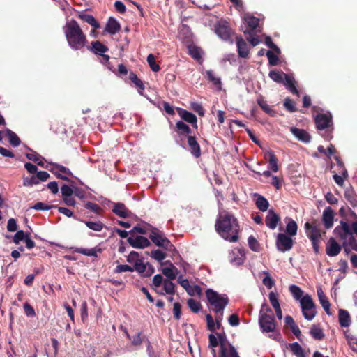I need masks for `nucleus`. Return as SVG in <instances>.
Here are the masks:
<instances>
[{
  "instance_id": "nucleus-41",
  "label": "nucleus",
  "mask_w": 357,
  "mask_h": 357,
  "mask_svg": "<svg viewBox=\"0 0 357 357\" xmlns=\"http://www.w3.org/2000/svg\"><path fill=\"white\" fill-rule=\"evenodd\" d=\"M310 333L315 340H322L324 337V333L319 325L313 324L310 328Z\"/></svg>"
},
{
  "instance_id": "nucleus-2",
  "label": "nucleus",
  "mask_w": 357,
  "mask_h": 357,
  "mask_svg": "<svg viewBox=\"0 0 357 357\" xmlns=\"http://www.w3.org/2000/svg\"><path fill=\"white\" fill-rule=\"evenodd\" d=\"M68 45L74 50H81L86 46L88 40L77 22L71 20L63 26Z\"/></svg>"
},
{
  "instance_id": "nucleus-38",
  "label": "nucleus",
  "mask_w": 357,
  "mask_h": 357,
  "mask_svg": "<svg viewBox=\"0 0 357 357\" xmlns=\"http://www.w3.org/2000/svg\"><path fill=\"white\" fill-rule=\"evenodd\" d=\"M344 195L352 207L354 208L357 206V195L351 187L345 190Z\"/></svg>"
},
{
  "instance_id": "nucleus-28",
  "label": "nucleus",
  "mask_w": 357,
  "mask_h": 357,
  "mask_svg": "<svg viewBox=\"0 0 357 357\" xmlns=\"http://www.w3.org/2000/svg\"><path fill=\"white\" fill-rule=\"evenodd\" d=\"M121 30V25L114 17H109L106 24L105 31L111 35H114Z\"/></svg>"
},
{
  "instance_id": "nucleus-25",
  "label": "nucleus",
  "mask_w": 357,
  "mask_h": 357,
  "mask_svg": "<svg viewBox=\"0 0 357 357\" xmlns=\"http://www.w3.org/2000/svg\"><path fill=\"white\" fill-rule=\"evenodd\" d=\"M257 102L261 109L270 116L275 117L277 116V112L267 103V101L264 99L262 96L257 98Z\"/></svg>"
},
{
  "instance_id": "nucleus-42",
  "label": "nucleus",
  "mask_w": 357,
  "mask_h": 357,
  "mask_svg": "<svg viewBox=\"0 0 357 357\" xmlns=\"http://www.w3.org/2000/svg\"><path fill=\"white\" fill-rule=\"evenodd\" d=\"M285 75L287 74L283 72L271 70L269 72L268 76L271 79H273L274 82L277 83H283L284 77H285Z\"/></svg>"
},
{
  "instance_id": "nucleus-16",
  "label": "nucleus",
  "mask_w": 357,
  "mask_h": 357,
  "mask_svg": "<svg viewBox=\"0 0 357 357\" xmlns=\"http://www.w3.org/2000/svg\"><path fill=\"white\" fill-rule=\"evenodd\" d=\"M132 268L143 277H150L155 271L153 266L149 263H144L143 259Z\"/></svg>"
},
{
  "instance_id": "nucleus-52",
  "label": "nucleus",
  "mask_w": 357,
  "mask_h": 357,
  "mask_svg": "<svg viewBox=\"0 0 357 357\" xmlns=\"http://www.w3.org/2000/svg\"><path fill=\"white\" fill-rule=\"evenodd\" d=\"M187 304L192 312L197 313L202 309V305L199 301L193 298H190L187 301Z\"/></svg>"
},
{
  "instance_id": "nucleus-49",
  "label": "nucleus",
  "mask_w": 357,
  "mask_h": 357,
  "mask_svg": "<svg viewBox=\"0 0 357 357\" xmlns=\"http://www.w3.org/2000/svg\"><path fill=\"white\" fill-rule=\"evenodd\" d=\"M249 248L254 252H259L261 250V246L258 241L253 236H249L248 239Z\"/></svg>"
},
{
  "instance_id": "nucleus-46",
  "label": "nucleus",
  "mask_w": 357,
  "mask_h": 357,
  "mask_svg": "<svg viewBox=\"0 0 357 357\" xmlns=\"http://www.w3.org/2000/svg\"><path fill=\"white\" fill-rule=\"evenodd\" d=\"M289 348L294 355L297 357H305L304 351L298 342L289 344Z\"/></svg>"
},
{
  "instance_id": "nucleus-63",
  "label": "nucleus",
  "mask_w": 357,
  "mask_h": 357,
  "mask_svg": "<svg viewBox=\"0 0 357 357\" xmlns=\"http://www.w3.org/2000/svg\"><path fill=\"white\" fill-rule=\"evenodd\" d=\"M320 303L321 304L323 308L324 309L325 312L327 313V314L331 315V313L330 312V303L328 300V298L326 296H321V298H319Z\"/></svg>"
},
{
  "instance_id": "nucleus-26",
  "label": "nucleus",
  "mask_w": 357,
  "mask_h": 357,
  "mask_svg": "<svg viewBox=\"0 0 357 357\" xmlns=\"http://www.w3.org/2000/svg\"><path fill=\"white\" fill-rule=\"evenodd\" d=\"M178 112L182 119L192 124L195 128H197V119L194 114L181 108L178 109Z\"/></svg>"
},
{
  "instance_id": "nucleus-34",
  "label": "nucleus",
  "mask_w": 357,
  "mask_h": 357,
  "mask_svg": "<svg viewBox=\"0 0 357 357\" xmlns=\"http://www.w3.org/2000/svg\"><path fill=\"white\" fill-rule=\"evenodd\" d=\"M338 319L340 325L342 327H348L351 324L350 315L347 310L342 309L339 310Z\"/></svg>"
},
{
  "instance_id": "nucleus-12",
  "label": "nucleus",
  "mask_w": 357,
  "mask_h": 357,
  "mask_svg": "<svg viewBox=\"0 0 357 357\" xmlns=\"http://www.w3.org/2000/svg\"><path fill=\"white\" fill-rule=\"evenodd\" d=\"M294 245L291 236L285 234H278L276 238V247L280 252H284L290 250Z\"/></svg>"
},
{
  "instance_id": "nucleus-40",
  "label": "nucleus",
  "mask_w": 357,
  "mask_h": 357,
  "mask_svg": "<svg viewBox=\"0 0 357 357\" xmlns=\"http://www.w3.org/2000/svg\"><path fill=\"white\" fill-rule=\"evenodd\" d=\"M256 206L261 211H266L269 206V202L264 196L257 195V197L255 201Z\"/></svg>"
},
{
  "instance_id": "nucleus-55",
  "label": "nucleus",
  "mask_w": 357,
  "mask_h": 357,
  "mask_svg": "<svg viewBox=\"0 0 357 357\" xmlns=\"http://www.w3.org/2000/svg\"><path fill=\"white\" fill-rule=\"evenodd\" d=\"M150 256L158 261H161L165 259L167 255L160 250H154L151 252Z\"/></svg>"
},
{
  "instance_id": "nucleus-53",
  "label": "nucleus",
  "mask_w": 357,
  "mask_h": 357,
  "mask_svg": "<svg viewBox=\"0 0 357 357\" xmlns=\"http://www.w3.org/2000/svg\"><path fill=\"white\" fill-rule=\"evenodd\" d=\"M147 62L152 71L158 72L160 70V66L155 63V59L153 54H150L148 55Z\"/></svg>"
},
{
  "instance_id": "nucleus-62",
  "label": "nucleus",
  "mask_w": 357,
  "mask_h": 357,
  "mask_svg": "<svg viewBox=\"0 0 357 357\" xmlns=\"http://www.w3.org/2000/svg\"><path fill=\"white\" fill-rule=\"evenodd\" d=\"M266 56L268 59V63L270 66H276L278 63L279 58L277 55L274 54L273 52L268 50L266 52Z\"/></svg>"
},
{
  "instance_id": "nucleus-39",
  "label": "nucleus",
  "mask_w": 357,
  "mask_h": 357,
  "mask_svg": "<svg viewBox=\"0 0 357 357\" xmlns=\"http://www.w3.org/2000/svg\"><path fill=\"white\" fill-rule=\"evenodd\" d=\"M288 220L286 226V232L290 236H296L298 230V225L296 221L290 218H287Z\"/></svg>"
},
{
  "instance_id": "nucleus-36",
  "label": "nucleus",
  "mask_w": 357,
  "mask_h": 357,
  "mask_svg": "<svg viewBox=\"0 0 357 357\" xmlns=\"http://www.w3.org/2000/svg\"><path fill=\"white\" fill-rule=\"evenodd\" d=\"M75 252L82 254L89 257H97L98 252H101L102 249L98 247H95L91 249H86L83 248H76L74 250Z\"/></svg>"
},
{
  "instance_id": "nucleus-9",
  "label": "nucleus",
  "mask_w": 357,
  "mask_h": 357,
  "mask_svg": "<svg viewBox=\"0 0 357 357\" xmlns=\"http://www.w3.org/2000/svg\"><path fill=\"white\" fill-rule=\"evenodd\" d=\"M303 317L307 320H312L316 316L315 304L309 294L304 296L300 301Z\"/></svg>"
},
{
  "instance_id": "nucleus-1",
  "label": "nucleus",
  "mask_w": 357,
  "mask_h": 357,
  "mask_svg": "<svg viewBox=\"0 0 357 357\" xmlns=\"http://www.w3.org/2000/svg\"><path fill=\"white\" fill-rule=\"evenodd\" d=\"M215 227L217 233L224 239L229 242L238 241L240 225L232 213L224 211L218 214Z\"/></svg>"
},
{
  "instance_id": "nucleus-37",
  "label": "nucleus",
  "mask_w": 357,
  "mask_h": 357,
  "mask_svg": "<svg viewBox=\"0 0 357 357\" xmlns=\"http://www.w3.org/2000/svg\"><path fill=\"white\" fill-rule=\"evenodd\" d=\"M4 132L5 136L8 138V142L12 146L17 147L20 144L21 140L16 133L8 128L5 130Z\"/></svg>"
},
{
  "instance_id": "nucleus-59",
  "label": "nucleus",
  "mask_w": 357,
  "mask_h": 357,
  "mask_svg": "<svg viewBox=\"0 0 357 357\" xmlns=\"http://www.w3.org/2000/svg\"><path fill=\"white\" fill-rule=\"evenodd\" d=\"M208 79L215 86H220L221 80L220 78L216 77L212 70H208L206 72Z\"/></svg>"
},
{
  "instance_id": "nucleus-23",
  "label": "nucleus",
  "mask_w": 357,
  "mask_h": 357,
  "mask_svg": "<svg viewBox=\"0 0 357 357\" xmlns=\"http://www.w3.org/2000/svg\"><path fill=\"white\" fill-rule=\"evenodd\" d=\"M290 131L298 140L305 143L310 142L311 136L306 130L296 127H291Z\"/></svg>"
},
{
  "instance_id": "nucleus-5",
  "label": "nucleus",
  "mask_w": 357,
  "mask_h": 357,
  "mask_svg": "<svg viewBox=\"0 0 357 357\" xmlns=\"http://www.w3.org/2000/svg\"><path fill=\"white\" fill-rule=\"evenodd\" d=\"M149 227H150L149 237L156 246L162 248L168 251H172L174 249V245L165 236V234L162 231L151 225Z\"/></svg>"
},
{
  "instance_id": "nucleus-58",
  "label": "nucleus",
  "mask_w": 357,
  "mask_h": 357,
  "mask_svg": "<svg viewBox=\"0 0 357 357\" xmlns=\"http://www.w3.org/2000/svg\"><path fill=\"white\" fill-rule=\"evenodd\" d=\"M55 205H47L43 202H37L35 205H33L31 208L37 210V211H47L51 208H56Z\"/></svg>"
},
{
  "instance_id": "nucleus-32",
  "label": "nucleus",
  "mask_w": 357,
  "mask_h": 357,
  "mask_svg": "<svg viewBox=\"0 0 357 357\" xmlns=\"http://www.w3.org/2000/svg\"><path fill=\"white\" fill-rule=\"evenodd\" d=\"M225 355L222 354V349H220L219 357H240L236 348L231 344L228 343L227 346L225 347ZM213 357H217L216 352L213 349Z\"/></svg>"
},
{
  "instance_id": "nucleus-18",
  "label": "nucleus",
  "mask_w": 357,
  "mask_h": 357,
  "mask_svg": "<svg viewBox=\"0 0 357 357\" xmlns=\"http://www.w3.org/2000/svg\"><path fill=\"white\" fill-rule=\"evenodd\" d=\"M112 211L117 216L122 218H128L131 217V211L126 206V205L121 202L113 203V208Z\"/></svg>"
},
{
  "instance_id": "nucleus-54",
  "label": "nucleus",
  "mask_w": 357,
  "mask_h": 357,
  "mask_svg": "<svg viewBox=\"0 0 357 357\" xmlns=\"http://www.w3.org/2000/svg\"><path fill=\"white\" fill-rule=\"evenodd\" d=\"M84 206L97 215H100L102 212V208L98 204L93 202H88Z\"/></svg>"
},
{
  "instance_id": "nucleus-51",
  "label": "nucleus",
  "mask_w": 357,
  "mask_h": 357,
  "mask_svg": "<svg viewBox=\"0 0 357 357\" xmlns=\"http://www.w3.org/2000/svg\"><path fill=\"white\" fill-rule=\"evenodd\" d=\"M175 284L169 280H164L163 289L166 294L174 295L175 294Z\"/></svg>"
},
{
  "instance_id": "nucleus-24",
  "label": "nucleus",
  "mask_w": 357,
  "mask_h": 357,
  "mask_svg": "<svg viewBox=\"0 0 357 357\" xmlns=\"http://www.w3.org/2000/svg\"><path fill=\"white\" fill-rule=\"evenodd\" d=\"M234 257L231 259V263L235 266L242 265L245 259V250L243 248L235 249L233 251Z\"/></svg>"
},
{
  "instance_id": "nucleus-61",
  "label": "nucleus",
  "mask_w": 357,
  "mask_h": 357,
  "mask_svg": "<svg viewBox=\"0 0 357 357\" xmlns=\"http://www.w3.org/2000/svg\"><path fill=\"white\" fill-rule=\"evenodd\" d=\"M39 184L38 178L36 174L33 175L31 177L29 178H24L23 181V185L24 186H32L33 185H38Z\"/></svg>"
},
{
  "instance_id": "nucleus-8",
  "label": "nucleus",
  "mask_w": 357,
  "mask_h": 357,
  "mask_svg": "<svg viewBox=\"0 0 357 357\" xmlns=\"http://www.w3.org/2000/svg\"><path fill=\"white\" fill-rule=\"evenodd\" d=\"M307 236L312 242V248L315 253L319 252V243L321 238L320 229L317 225L311 224L308 222L304 225Z\"/></svg>"
},
{
  "instance_id": "nucleus-21",
  "label": "nucleus",
  "mask_w": 357,
  "mask_h": 357,
  "mask_svg": "<svg viewBox=\"0 0 357 357\" xmlns=\"http://www.w3.org/2000/svg\"><path fill=\"white\" fill-rule=\"evenodd\" d=\"M187 139L191 154L195 158H199L201 156L202 153L200 146L197 142L196 137L192 135H188Z\"/></svg>"
},
{
  "instance_id": "nucleus-64",
  "label": "nucleus",
  "mask_w": 357,
  "mask_h": 357,
  "mask_svg": "<svg viewBox=\"0 0 357 357\" xmlns=\"http://www.w3.org/2000/svg\"><path fill=\"white\" fill-rule=\"evenodd\" d=\"M269 314H273L272 309L268 305V304L264 302L261 306L259 311V316H265V315H269Z\"/></svg>"
},
{
  "instance_id": "nucleus-43",
  "label": "nucleus",
  "mask_w": 357,
  "mask_h": 357,
  "mask_svg": "<svg viewBox=\"0 0 357 357\" xmlns=\"http://www.w3.org/2000/svg\"><path fill=\"white\" fill-rule=\"evenodd\" d=\"M216 335L218 339L220 347L222 349V354L224 356L225 353V347L227 346L228 343L230 342L227 340V336L225 332L217 333Z\"/></svg>"
},
{
  "instance_id": "nucleus-10",
  "label": "nucleus",
  "mask_w": 357,
  "mask_h": 357,
  "mask_svg": "<svg viewBox=\"0 0 357 357\" xmlns=\"http://www.w3.org/2000/svg\"><path fill=\"white\" fill-rule=\"evenodd\" d=\"M341 226H337L334 229V233L339 236V237L343 241L342 246L344 247L346 252L347 251V241L349 236L353 235L349 224L347 222L341 221Z\"/></svg>"
},
{
  "instance_id": "nucleus-29",
  "label": "nucleus",
  "mask_w": 357,
  "mask_h": 357,
  "mask_svg": "<svg viewBox=\"0 0 357 357\" xmlns=\"http://www.w3.org/2000/svg\"><path fill=\"white\" fill-rule=\"evenodd\" d=\"M264 158L268 161L269 169H271L273 172H277L278 171V160L274 152L273 151H267L264 155Z\"/></svg>"
},
{
  "instance_id": "nucleus-35",
  "label": "nucleus",
  "mask_w": 357,
  "mask_h": 357,
  "mask_svg": "<svg viewBox=\"0 0 357 357\" xmlns=\"http://www.w3.org/2000/svg\"><path fill=\"white\" fill-rule=\"evenodd\" d=\"M284 79H285L284 84H285L287 89L290 92H291L293 94L296 95L297 96H299L300 93L296 86V82H295L294 79L287 74L285 75Z\"/></svg>"
},
{
  "instance_id": "nucleus-57",
  "label": "nucleus",
  "mask_w": 357,
  "mask_h": 357,
  "mask_svg": "<svg viewBox=\"0 0 357 357\" xmlns=\"http://www.w3.org/2000/svg\"><path fill=\"white\" fill-rule=\"evenodd\" d=\"M29 233H25L23 230H19L13 237V242L15 244H19L20 241H24L26 236Z\"/></svg>"
},
{
  "instance_id": "nucleus-19",
  "label": "nucleus",
  "mask_w": 357,
  "mask_h": 357,
  "mask_svg": "<svg viewBox=\"0 0 357 357\" xmlns=\"http://www.w3.org/2000/svg\"><path fill=\"white\" fill-rule=\"evenodd\" d=\"M280 222V217L273 209L268 211L265 218L266 225L271 229H275Z\"/></svg>"
},
{
  "instance_id": "nucleus-20",
  "label": "nucleus",
  "mask_w": 357,
  "mask_h": 357,
  "mask_svg": "<svg viewBox=\"0 0 357 357\" xmlns=\"http://www.w3.org/2000/svg\"><path fill=\"white\" fill-rule=\"evenodd\" d=\"M86 47L89 51L98 56L109 51L108 47L99 40L92 41L91 45Z\"/></svg>"
},
{
  "instance_id": "nucleus-48",
  "label": "nucleus",
  "mask_w": 357,
  "mask_h": 357,
  "mask_svg": "<svg viewBox=\"0 0 357 357\" xmlns=\"http://www.w3.org/2000/svg\"><path fill=\"white\" fill-rule=\"evenodd\" d=\"M84 223L88 228L95 231H100L104 227V224L100 221H84Z\"/></svg>"
},
{
  "instance_id": "nucleus-33",
  "label": "nucleus",
  "mask_w": 357,
  "mask_h": 357,
  "mask_svg": "<svg viewBox=\"0 0 357 357\" xmlns=\"http://www.w3.org/2000/svg\"><path fill=\"white\" fill-rule=\"evenodd\" d=\"M78 17L83 22L90 24L94 29H98L100 26V23L94 18L92 15L84 13H79L78 14Z\"/></svg>"
},
{
  "instance_id": "nucleus-14",
  "label": "nucleus",
  "mask_w": 357,
  "mask_h": 357,
  "mask_svg": "<svg viewBox=\"0 0 357 357\" xmlns=\"http://www.w3.org/2000/svg\"><path fill=\"white\" fill-rule=\"evenodd\" d=\"M73 191L74 189L66 184L61 187L62 200L68 206H74L76 204L75 199L72 197Z\"/></svg>"
},
{
  "instance_id": "nucleus-50",
  "label": "nucleus",
  "mask_w": 357,
  "mask_h": 357,
  "mask_svg": "<svg viewBox=\"0 0 357 357\" xmlns=\"http://www.w3.org/2000/svg\"><path fill=\"white\" fill-rule=\"evenodd\" d=\"M129 79L141 91L144 90V85L141 79L133 72H130Z\"/></svg>"
},
{
  "instance_id": "nucleus-11",
  "label": "nucleus",
  "mask_w": 357,
  "mask_h": 357,
  "mask_svg": "<svg viewBox=\"0 0 357 357\" xmlns=\"http://www.w3.org/2000/svg\"><path fill=\"white\" fill-rule=\"evenodd\" d=\"M259 325L263 333L275 332L276 322L274 315L259 316Z\"/></svg>"
},
{
  "instance_id": "nucleus-13",
  "label": "nucleus",
  "mask_w": 357,
  "mask_h": 357,
  "mask_svg": "<svg viewBox=\"0 0 357 357\" xmlns=\"http://www.w3.org/2000/svg\"><path fill=\"white\" fill-rule=\"evenodd\" d=\"M128 242L132 248L137 249H143L151 245L150 241L142 236H130L128 238Z\"/></svg>"
},
{
  "instance_id": "nucleus-27",
  "label": "nucleus",
  "mask_w": 357,
  "mask_h": 357,
  "mask_svg": "<svg viewBox=\"0 0 357 357\" xmlns=\"http://www.w3.org/2000/svg\"><path fill=\"white\" fill-rule=\"evenodd\" d=\"M334 212L331 207H326L323 212V222L326 229L333 225Z\"/></svg>"
},
{
  "instance_id": "nucleus-60",
  "label": "nucleus",
  "mask_w": 357,
  "mask_h": 357,
  "mask_svg": "<svg viewBox=\"0 0 357 357\" xmlns=\"http://www.w3.org/2000/svg\"><path fill=\"white\" fill-rule=\"evenodd\" d=\"M284 107L289 112H295L297 111L294 102L289 98H287L284 100Z\"/></svg>"
},
{
  "instance_id": "nucleus-15",
  "label": "nucleus",
  "mask_w": 357,
  "mask_h": 357,
  "mask_svg": "<svg viewBox=\"0 0 357 357\" xmlns=\"http://www.w3.org/2000/svg\"><path fill=\"white\" fill-rule=\"evenodd\" d=\"M244 21L246 23L249 29H246L244 31L245 35H254L255 31L259 26V19L250 15L249 13H246L244 15Z\"/></svg>"
},
{
  "instance_id": "nucleus-17",
  "label": "nucleus",
  "mask_w": 357,
  "mask_h": 357,
  "mask_svg": "<svg viewBox=\"0 0 357 357\" xmlns=\"http://www.w3.org/2000/svg\"><path fill=\"white\" fill-rule=\"evenodd\" d=\"M236 43L239 57L248 58L250 48L245 40L241 36H236Z\"/></svg>"
},
{
  "instance_id": "nucleus-30",
  "label": "nucleus",
  "mask_w": 357,
  "mask_h": 357,
  "mask_svg": "<svg viewBox=\"0 0 357 357\" xmlns=\"http://www.w3.org/2000/svg\"><path fill=\"white\" fill-rule=\"evenodd\" d=\"M165 264H169V266L163 268L162 269V273L169 280H175L176 278V273L178 272L177 268L170 261H167Z\"/></svg>"
},
{
  "instance_id": "nucleus-22",
  "label": "nucleus",
  "mask_w": 357,
  "mask_h": 357,
  "mask_svg": "<svg viewBox=\"0 0 357 357\" xmlns=\"http://www.w3.org/2000/svg\"><path fill=\"white\" fill-rule=\"evenodd\" d=\"M342 247L333 238H330L326 247V252L330 257L337 256L341 251Z\"/></svg>"
},
{
  "instance_id": "nucleus-31",
  "label": "nucleus",
  "mask_w": 357,
  "mask_h": 357,
  "mask_svg": "<svg viewBox=\"0 0 357 357\" xmlns=\"http://www.w3.org/2000/svg\"><path fill=\"white\" fill-rule=\"evenodd\" d=\"M175 131L179 136L191 135L192 130L188 125L182 121H178L176 123Z\"/></svg>"
},
{
  "instance_id": "nucleus-45",
  "label": "nucleus",
  "mask_w": 357,
  "mask_h": 357,
  "mask_svg": "<svg viewBox=\"0 0 357 357\" xmlns=\"http://www.w3.org/2000/svg\"><path fill=\"white\" fill-rule=\"evenodd\" d=\"M142 259L143 258L140 257L139 253L136 251H131L126 257V261L129 264H133L134 266Z\"/></svg>"
},
{
  "instance_id": "nucleus-44",
  "label": "nucleus",
  "mask_w": 357,
  "mask_h": 357,
  "mask_svg": "<svg viewBox=\"0 0 357 357\" xmlns=\"http://www.w3.org/2000/svg\"><path fill=\"white\" fill-rule=\"evenodd\" d=\"M289 291L296 300H300L303 297V290L297 285L291 284L289 286Z\"/></svg>"
},
{
  "instance_id": "nucleus-3",
  "label": "nucleus",
  "mask_w": 357,
  "mask_h": 357,
  "mask_svg": "<svg viewBox=\"0 0 357 357\" xmlns=\"http://www.w3.org/2000/svg\"><path fill=\"white\" fill-rule=\"evenodd\" d=\"M316 128L318 131H324L321 135L327 141L332 139V131L333 130L332 115L330 112L317 114L314 118Z\"/></svg>"
},
{
  "instance_id": "nucleus-4",
  "label": "nucleus",
  "mask_w": 357,
  "mask_h": 357,
  "mask_svg": "<svg viewBox=\"0 0 357 357\" xmlns=\"http://www.w3.org/2000/svg\"><path fill=\"white\" fill-rule=\"evenodd\" d=\"M206 296L208 304L215 313L222 312L229 303V298L226 294H220L211 289H206Z\"/></svg>"
},
{
  "instance_id": "nucleus-47",
  "label": "nucleus",
  "mask_w": 357,
  "mask_h": 357,
  "mask_svg": "<svg viewBox=\"0 0 357 357\" xmlns=\"http://www.w3.org/2000/svg\"><path fill=\"white\" fill-rule=\"evenodd\" d=\"M189 54L197 61H199L202 59L201 49L195 45L188 46Z\"/></svg>"
},
{
  "instance_id": "nucleus-7",
  "label": "nucleus",
  "mask_w": 357,
  "mask_h": 357,
  "mask_svg": "<svg viewBox=\"0 0 357 357\" xmlns=\"http://www.w3.org/2000/svg\"><path fill=\"white\" fill-rule=\"evenodd\" d=\"M45 169L52 172L57 178L73 183V181L69 178V176L73 177L72 172L63 165L56 162H48V164L45 165Z\"/></svg>"
},
{
  "instance_id": "nucleus-6",
  "label": "nucleus",
  "mask_w": 357,
  "mask_h": 357,
  "mask_svg": "<svg viewBox=\"0 0 357 357\" xmlns=\"http://www.w3.org/2000/svg\"><path fill=\"white\" fill-rule=\"evenodd\" d=\"M215 32L222 40L233 44V36L235 32L227 21L221 20L217 22L215 25Z\"/></svg>"
},
{
  "instance_id": "nucleus-56",
  "label": "nucleus",
  "mask_w": 357,
  "mask_h": 357,
  "mask_svg": "<svg viewBox=\"0 0 357 357\" xmlns=\"http://www.w3.org/2000/svg\"><path fill=\"white\" fill-rule=\"evenodd\" d=\"M269 301L273 309L280 307V305L278 298V294L275 292L271 291L268 295Z\"/></svg>"
}]
</instances>
